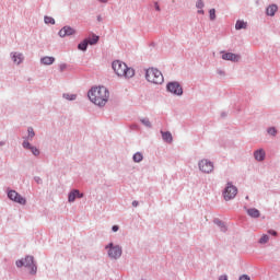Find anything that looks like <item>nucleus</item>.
<instances>
[{"mask_svg":"<svg viewBox=\"0 0 280 280\" xmlns=\"http://www.w3.org/2000/svg\"><path fill=\"white\" fill-rule=\"evenodd\" d=\"M268 135H271L272 137H275V135H277V129H275V127L269 128Z\"/></svg>","mask_w":280,"mask_h":280,"instance_id":"nucleus-30","label":"nucleus"},{"mask_svg":"<svg viewBox=\"0 0 280 280\" xmlns=\"http://www.w3.org/2000/svg\"><path fill=\"white\" fill-rule=\"evenodd\" d=\"M112 68L114 69L116 75L119 78H133L135 69L128 68V66L119 60H116L112 63Z\"/></svg>","mask_w":280,"mask_h":280,"instance_id":"nucleus-2","label":"nucleus"},{"mask_svg":"<svg viewBox=\"0 0 280 280\" xmlns=\"http://www.w3.org/2000/svg\"><path fill=\"white\" fill-rule=\"evenodd\" d=\"M198 14H205V10L199 9V10H198Z\"/></svg>","mask_w":280,"mask_h":280,"instance_id":"nucleus-40","label":"nucleus"},{"mask_svg":"<svg viewBox=\"0 0 280 280\" xmlns=\"http://www.w3.org/2000/svg\"><path fill=\"white\" fill-rule=\"evenodd\" d=\"M101 3H107L108 0H98Z\"/></svg>","mask_w":280,"mask_h":280,"instance_id":"nucleus-41","label":"nucleus"},{"mask_svg":"<svg viewBox=\"0 0 280 280\" xmlns=\"http://www.w3.org/2000/svg\"><path fill=\"white\" fill-rule=\"evenodd\" d=\"M89 47V40L84 39L82 43L78 45V49L81 51H86V48Z\"/></svg>","mask_w":280,"mask_h":280,"instance_id":"nucleus-20","label":"nucleus"},{"mask_svg":"<svg viewBox=\"0 0 280 280\" xmlns=\"http://www.w3.org/2000/svg\"><path fill=\"white\" fill-rule=\"evenodd\" d=\"M269 240H270V236H268L267 234H264L259 240V244H268Z\"/></svg>","mask_w":280,"mask_h":280,"instance_id":"nucleus-24","label":"nucleus"},{"mask_svg":"<svg viewBox=\"0 0 280 280\" xmlns=\"http://www.w3.org/2000/svg\"><path fill=\"white\" fill-rule=\"evenodd\" d=\"M219 280H229L226 276H221Z\"/></svg>","mask_w":280,"mask_h":280,"instance_id":"nucleus-39","label":"nucleus"},{"mask_svg":"<svg viewBox=\"0 0 280 280\" xmlns=\"http://www.w3.org/2000/svg\"><path fill=\"white\" fill-rule=\"evenodd\" d=\"M44 21L46 25H54L56 23V20H54L51 16H45Z\"/></svg>","mask_w":280,"mask_h":280,"instance_id":"nucleus-23","label":"nucleus"},{"mask_svg":"<svg viewBox=\"0 0 280 280\" xmlns=\"http://www.w3.org/2000/svg\"><path fill=\"white\" fill-rule=\"evenodd\" d=\"M236 196H237V187H235L231 183H228V186L223 191L224 200H233V198H235Z\"/></svg>","mask_w":280,"mask_h":280,"instance_id":"nucleus-5","label":"nucleus"},{"mask_svg":"<svg viewBox=\"0 0 280 280\" xmlns=\"http://www.w3.org/2000/svg\"><path fill=\"white\" fill-rule=\"evenodd\" d=\"M37 183H40V177L35 178Z\"/></svg>","mask_w":280,"mask_h":280,"instance_id":"nucleus-42","label":"nucleus"},{"mask_svg":"<svg viewBox=\"0 0 280 280\" xmlns=\"http://www.w3.org/2000/svg\"><path fill=\"white\" fill-rule=\"evenodd\" d=\"M166 89L170 93H173V95H182L183 94V86H180V83H178V82L168 83Z\"/></svg>","mask_w":280,"mask_h":280,"instance_id":"nucleus-8","label":"nucleus"},{"mask_svg":"<svg viewBox=\"0 0 280 280\" xmlns=\"http://www.w3.org/2000/svg\"><path fill=\"white\" fill-rule=\"evenodd\" d=\"M67 69V66L66 65H61L60 66V71H63V70H66Z\"/></svg>","mask_w":280,"mask_h":280,"instance_id":"nucleus-37","label":"nucleus"},{"mask_svg":"<svg viewBox=\"0 0 280 280\" xmlns=\"http://www.w3.org/2000/svg\"><path fill=\"white\" fill-rule=\"evenodd\" d=\"M42 65H54L56 62V58L54 57H43L40 59Z\"/></svg>","mask_w":280,"mask_h":280,"instance_id":"nucleus-17","label":"nucleus"},{"mask_svg":"<svg viewBox=\"0 0 280 280\" xmlns=\"http://www.w3.org/2000/svg\"><path fill=\"white\" fill-rule=\"evenodd\" d=\"M246 22L238 20L235 24V30H246Z\"/></svg>","mask_w":280,"mask_h":280,"instance_id":"nucleus-21","label":"nucleus"},{"mask_svg":"<svg viewBox=\"0 0 280 280\" xmlns=\"http://www.w3.org/2000/svg\"><path fill=\"white\" fill-rule=\"evenodd\" d=\"M209 14H210V21H215V9H211L209 11Z\"/></svg>","mask_w":280,"mask_h":280,"instance_id":"nucleus-26","label":"nucleus"},{"mask_svg":"<svg viewBox=\"0 0 280 280\" xmlns=\"http://www.w3.org/2000/svg\"><path fill=\"white\" fill-rule=\"evenodd\" d=\"M132 207H139V201H133Z\"/></svg>","mask_w":280,"mask_h":280,"instance_id":"nucleus-38","label":"nucleus"},{"mask_svg":"<svg viewBox=\"0 0 280 280\" xmlns=\"http://www.w3.org/2000/svg\"><path fill=\"white\" fill-rule=\"evenodd\" d=\"M268 233H269V235H273L275 237L277 235V231H275V230H269Z\"/></svg>","mask_w":280,"mask_h":280,"instance_id":"nucleus-34","label":"nucleus"},{"mask_svg":"<svg viewBox=\"0 0 280 280\" xmlns=\"http://www.w3.org/2000/svg\"><path fill=\"white\" fill-rule=\"evenodd\" d=\"M75 34V30H73L71 26H65L59 31V36L61 38H65V36H73Z\"/></svg>","mask_w":280,"mask_h":280,"instance_id":"nucleus-10","label":"nucleus"},{"mask_svg":"<svg viewBox=\"0 0 280 280\" xmlns=\"http://www.w3.org/2000/svg\"><path fill=\"white\" fill-rule=\"evenodd\" d=\"M31 152L34 154V156H38V154H40V151H38L37 149H36V147H31Z\"/></svg>","mask_w":280,"mask_h":280,"instance_id":"nucleus-28","label":"nucleus"},{"mask_svg":"<svg viewBox=\"0 0 280 280\" xmlns=\"http://www.w3.org/2000/svg\"><path fill=\"white\" fill-rule=\"evenodd\" d=\"M254 156L256 161H264V159H266V151H264V149H259L255 151Z\"/></svg>","mask_w":280,"mask_h":280,"instance_id":"nucleus-15","label":"nucleus"},{"mask_svg":"<svg viewBox=\"0 0 280 280\" xmlns=\"http://www.w3.org/2000/svg\"><path fill=\"white\" fill-rule=\"evenodd\" d=\"M83 194H80V190H72L69 194L68 200L69 202H74L77 198H83Z\"/></svg>","mask_w":280,"mask_h":280,"instance_id":"nucleus-12","label":"nucleus"},{"mask_svg":"<svg viewBox=\"0 0 280 280\" xmlns=\"http://www.w3.org/2000/svg\"><path fill=\"white\" fill-rule=\"evenodd\" d=\"M36 133H34V128L30 127L28 128V139H34Z\"/></svg>","mask_w":280,"mask_h":280,"instance_id":"nucleus-27","label":"nucleus"},{"mask_svg":"<svg viewBox=\"0 0 280 280\" xmlns=\"http://www.w3.org/2000/svg\"><path fill=\"white\" fill-rule=\"evenodd\" d=\"M12 60L15 65H21V62H23V54L12 52Z\"/></svg>","mask_w":280,"mask_h":280,"instance_id":"nucleus-14","label":"nucleus"},{"mask_svg":"<svg viewBox=\"0 0 280 280\" xmlns=\"http://www.w3.org/2000/svg\"><path fill=\"white\" fill-rule=\"evenodd\" d=\"M154 5H155V10H156L158 12H161V7H159V2H155Z\"/></svg>","mask_w":280,"mask_h":280,"instance_id":"nucleus-36","label":"nucleus"},{"mask_svg":"<svg viewBox=\"0 0 280 280\" xmlns=\"http://www.w3.org/2000/svg\"><path fill=\"white\" fill-rule=\"evenodd\" d=\"M106 248H109L108 256L112 259H119V257H121V247H119V245L115 246L113 243H110L106 246Z\"/></svg>","mask_w":280,"mask_h":280,"instance_id":"nucleus-6","label":"nucleus"},{"mask_svg":"<svg viewBox=\"0 0 280 280\" xmlns=\"http://www.w3.org/2000/svg\"><path fill=\"white\" fill-rule=\"evenodd\" d=\"M222 58L223 60H231L232 62L240 61V55H235L233 52H223Z\"/></svg>","mask_w":280,"mask_h":280,"instance_id":"nucleus-11","label":"nucleus"},{"mask_svg":"<svg viewBox=\"0 0 280 280\" xmlns=\"http://www.w3.org/2000/svg\"><path fill=\"white\" fill-rule=\"evenodd\" d=\"M199 170L200 172H203V174H211L213 171V162L209 160H201L199 162Z\"/></svg>","mask_w":280,"mask_h":280,"instance_id":"nucleus-7","label":"nucleus"},{"mask_svg":"<svg viewBox=\"0 0 280 280\" xmlns=\"http://www.w3.org/2000/svg\"><path fill=\"white\" fill-rule=\"evenodd\" d=\"M88 97L96 106H106L109 93L105 86H95L88 92Z\"/></svg>","mask_w":280,"mask_h":280,"instance_id":"nucleus-1","label":"nucleus"},{"mask_svg":"<svg viewBox=\"0 0 280 280\" xmlns=\"http://www.w3.org/2000/svg\"><path fill=\"white\" fill-rule=\"evenodd\" d=\"M196 8H198V10H202V8H205V2L202 0H198L196 2Z\"/></svg>","mask_w":280,"mask_h":280,"instance_id":"nucleus-25","label":"nucleus"},{"mask_svg":"<svg viewBox=\"0 0 280 280\" xmlns=\"http://www.w3.org/2000/svg\"><path fill=\"white\" fill-rule=\"evenodd\" d=\"M133 161L135 163H141V161H143V154H141L140 152L136 153L133 155Z\"/></svg>","mask_w":280,"mask_h":280,"instance_id":"nucleus-22","label":"nucleus"},{"mask_svg":"<svg viewBox=\"0 0 280 280\" xmlns=\"http://www.w3.org/2000/svg\"><path fill=\"white\" fill-rule=\"evenodd\" d=\"M88 40L89 45H97L98 40H100V36L97 35H92Z\"/></svg>","mask_w":280,"mask_h":280,"instance_id":"nucleus-19","label":"nucleus"},{"mask_svg":"<svg viewBox=\"0 0 280 280\" xmlns=\"http://www.w3.org/2000/svg\"><path fill=\"white\" fill-rule=\"evenodd\" d=\"M247 214L250 217V218H259L260 213H259V210L255 209V208H250L247 210Z\"/></svg>","mask_w":280,"mask_h":280,"instance_id":"nucleus-18","label":"nucleus"},{"mask_svg":"<svg viewBox=\"0 0 280 280\" xmlns=\"http://www.w3.org/2000/svg\"><path fill=\"white\" fill-rule=\"evenodd\" d=\"M18 268H28L30 275H36V265L34 264V257L33 256H27L23 260H18L16 261Z\"/></svg>","mask_w":280,"mask_h":280,"instance_id":"nucleus-4","label":"nucleus"},{"mask_svg":"<svg viewBox=\"0 0 280 280\" xmlns=\"http://www.w3.org/2000/svg\"><path fill=\"white\" fill-rule=\"evenodd\" d=\"M161 135H162L163 141H165L166 143H172V141H174V138L172 137V132L161 131Z\"/></svg>","mask_w":280,"mask_h":280,"instance_id":"nucleus-13","label":"nucleus"},{"mask_svg":"<svg viewBox=\"0 0 280 280\" xmlns=\"http://www.w3.org/2000/svg\"><path fill=\"white\" fill-rule=\"evenodd\" d=\"M63 97H66V100H70V101H73L75 100V95H69V94H63Z\"/></svg>","mask_w":280,"mask_h":280,"instance_id":"nucleus-31","label":"nucleus"},{"mask_svg":"<svg viewBox=\"0 0 280 280\" xmlns=\"http://www.w3.org/2000/svg\"><path fill=\"white\" fill-rule=\"evenodd\" d=\"M141 122L147 126L148 128H150L151 124H150V120L149 119H142Z\"/></svg>","mask_w":280,"mask_h":280,"instance_id":"nucleus-32","label":"nucleus"},{"mask_svg":"<svg viewBox=\"0 0 280 280\" xmlns=\"http://www.w3.org/2000/svg\"><path fill=\"white\" fill-rule=\"evenodd\" d=\"M240 280H250V277L243 275L240 277Z\"/></svg>","mask_w":280,"mask_h":280,"instance_id":"nucleus-33","label":"nucleus"},{"mask_svg":"<svg viewBox=\"0 0 280 280\" xmlns=\"http://www.w3.org/2000/svg\"><path fill=\"white\" fill-rule=\"evenodd\" d=\"M23 148H25V150H31L32 149V144H30V142L27 140H24Z\"/></svg>","mask_w":280,"mask_h":280,"instance_id":"nucleus-29","label":"nucleus"},{"mask_svg":"<svg viewBox=\"0 0 280 280\" xmlns=\"http://www.w3.org/2000/svg\"><path fill=\"white\" fill-rule=\"evenodd\" d=\"M278 10L277 4H271L267 8V15L268 16H275L276 12Z\"/></svg>","mask_w":280,"mask_h":280,"instance_id":"nucleus-16","label":"nucleus"},{"mask_svg":"<svg viewBox=\"0 0 280 280\" xmlns=\"http://www.w3.org/2000/svg\"><path fill=\"white\" fill-rule=\"evenodd\" d=\"M112 231H114V233H117V231H119V226H118V225H114V226L112 228Z\"/></svg>","mask_w":280,"mask_h":280,"instance_id":"nucleus-35","label":"nucleus"},{"mask_svg":"<svg viewBox=\"0 0 280 280\" xmlns=\"http://www.w3.org/2000/svg\"><path fill=\"white\" fill-rule=\"evenodd\" d=\"M8 197L10 200H13V202H18V205H25L27 202V200H25V198H23V196H21L15 190H10L8 192Z\"/></svg>","mask_w":280,"mask_h":280,"instance_id":"nucleus-9","label":"nucleus"},{"mask_svg":"<svg viewBox=\"0 0 280 280\" xmlns=\"http://www.w3.org/2000/svg\"><path fill=\"white\" fill-rule=\"evenodd\" d=\"M145 79L152 84H163V73L156 68H149L145 72Z\"/></svg>","mask_w":280,"mask_h":280,"instance_id":"nucleus-3","label":"nucleus"}]
</instances>
